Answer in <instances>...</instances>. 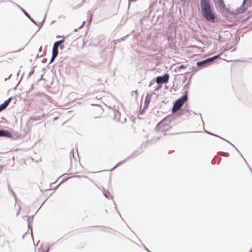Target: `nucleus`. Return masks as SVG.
<instances>
[{"label": "nucleus", "mask_w": 252, "mask_h": 252, "mask_svg": "<svg viewBox=\"0 0 252 252\" xmlns=\"http://www.w3.org/2000/svg\"><path fill=\"white\" fill-rule=\"evenodd\" d=\"M11 98H10L6 100L3 104L0 105V112L5 109L10 102Z\"/></svg>", "instance_id": "39448f33"}, {"label": "nucleus", "mask_w": 252, "mask_h": 252, "mask_svg": "<svg viewBox=\"0 0 252 252\" xmlns=\"http://www.w3.org/2000/svg\"><path fill=\"white\" fill-rule=\"evenodd\" d=\"M26 15L27 16H28V15L27 13H26Z\"/></svg>", "instance_id": "4468645a"}, {"label": "nucleus", "mask_w": 252, "mask_h": 252, "mask_svg": "<svg viewBox=\"0 0 252 252\" xmlns=\"http://www.w3.org/2000/svg\"><path fill=\"white\" fill-rule=\"evenodd\" d=\"M64 42V39L56 41V42L54 43V44L53 45V47H56V48H58L59 46H60L61 44L63 43Z\"/></svg>", "instance_id": "6e6552de"}, {"label": "nucleus", "mask_w": 252, "mask_h": 252, "mask_svg": "<svg viewBox=\"0 0 252 252\" xmlns=\"http://www.w3.org/2000/svg\"><path fill=\"white\" fill-rule=\"evenodd\" d=\"M64 42V39L56 41V42L54 43V44L53 45V47H56V48H58L59 46H60L61 44L63 43Z\"/></svg>", "instance_id": "0eeeda50"}, {"label": "nucleus", "mask_w": 252, "mask_h": 252, "mask_svg": "<svg viewBox=\"0 0 252 252\" xmlns=\"http://www.w3.org/2000/svg\"><path fill=\"white\" fill-rule=\"evenodd\" d=\"M0 137H11L12 134L7 130H0Z\"/></svg>", "instance_id": "20e7f679"}, {"label": "nucleus", "mask_w": 252, "mask_h": 252, "mask_svg": "<svg viewBox=\"0 0 252 252\" xmlns=\"http://www.w3.org/2000/svg\"><path fill=\"white\" fill-rule=\"evenodd\" d=\"M26 15L27 16H28V15L27 13H26Z\"/></svg>", "instance_id": "2eb2a0df"}, {"label": "nucleus", "mask_w": 252, "mask_h": 252, "mask_svg": "<svg viewBox=\"0 0 252 252\" xmlns=\"http://www.w3.org/2000/svg\"><path fill=\"white\" fill-rule=\"evenodd\" d=\"M26 15L27 16H28V15L27 13H26Z\"/></svg>", "instance_id": "dca6fc26"}, {"label": "nucleus", "mask_w": 252, "mask_h": 252, "mask_svg": "<svg viewBox=\"0 0 252 252\" xmlns=\"http://www.w3.org/2000/svg\"><path fill=\"white\" fill-rule=\"evenodd\" d=\"M58 53V48L56 47H53L52 49V55L51 59V62H52L54 59L56 57Z\"/></svg>", "instance_id": "423d86ee"}, {"label": "nucleus", "mask_w": 252, "mask_h": 252, "mask_svg": "<svg viewBox=\"0 0 252 252\" xmlns=\"http://www.w3.org/2000/svg\"><path fill=\"white\" fill-rule=\"evenodd\" d=\"M169 76L168 74H165L163 76H158L156 78V81L158 84H162L168 82Z\"/></svg>", "instance_id": "7ed1b4c3"}, {"label": "nucleus", "mask_w": 252, "mask_h": 252, "mask_svg": "<svg viewBox=\"0 0 252 252\" xmlns=\"http://www.w3.org/2000/svg\"><path fill=\"white\" fill-rule=\"evenodd\" d=\"M206 62H207V60H204V61H203L198 62L197 63V64L198 66H200V65H203V64H205L206 63Z\"/></svg>", "instance_id": "1a4fd4ad"}, {"label": "nucleus", "mask_w": 252, "mask_h": 252, "mask_svg": "<svg viewBox=\"0 0 252 252\" xmlns=\"http://www.w3.org/2000/svg\"><path fill=\"white\" fill-rule=\"evenodd\" d=\"M41 49H42V47L41 46V47H40V49H39V50H41Z\"/></svg>", "instance_id": "ddd939ff"}, {"label": "nucleus", "mask_w": 252, "mask_h": 252, "mask_svg": "<svg viewBox=\"0 0 252 252\" xmlns=\"http://www.w3.org/2000/svg\"><path fill=\"white\" fill-rule=\"evenodd\" d=\"M185 67H185V65H180V66L179 67V69H183V68H185Z\"/></svg>", "instance_id": "f8f14e48"}, {"label": "nucleus", "mask_w": 252, "mask_h": 252, "mask_svg": "<svg viewBox=\"0 0 252 252\" xmlns=\"http://www.w3.org/2000/svg\"><path fill=\"white\" fill-rule=\"evenodd\" d=\"M220 6L225 7V4L224 3V1L222 0H220Z\"/></svg>", "instance_id": "9d476101"}, {"label": "nucleus", "mask_w": 252, "mask_h": 252, "mask_svg": "<svg viewBox=\"0 0 252 252\" xmlns=\"http://www.w3.org/2000/svg\"><path fill=\"white\" fill-rule=\"evenodd\" d=\"M201 13L208 21L214 22L216 16L213 12L209 0H200Z\"/></svg>", "instance_id": "f257e3e1"}, {"label": "nucleus", "mask_w": 252, "mask_h": 252, "mask_svg": "<svg viewBox=\"0 0 252 252\" xmlns=\"http://www.w3.org/2000/svg\"><path fill=\"white\" fill-rule=\"evenodd\" d=\"M37 252H45V251L43 248H39L38 249Z\"/></svg>", "instance_id": "9b49d317"}, {"label": "nucleus", "mask_w": 252, "mask_h": 252, "mask_svg": "<svg viewBox=\"0 0 252 252\" xmlns=\"http://www.w3.org/2000/svg\"><path fill=\"white\" fill-rule=\"evenodd\" d=\"M187 96H183L182 98L178 99L174 103L172 108V111L175 112L180 109L184 103L187 100Z\"/></svg>", "instance_id": "f03ea898"}]
</instances>
